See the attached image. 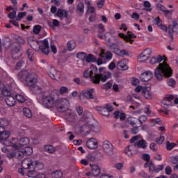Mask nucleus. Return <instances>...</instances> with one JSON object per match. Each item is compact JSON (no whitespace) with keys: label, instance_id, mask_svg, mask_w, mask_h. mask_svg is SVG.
Instances as JSON below:
<instances>
[{"label":"nucleus","instance_id":"nucleus-1","mask_svg":"<svg viewBox=\"0 0 178 178\" xmlns=\"http://www.w3.org/2000/svg\"><path fill=\"white\" fill-rule=\"evenodd\" d=\"M83 76L86 79L90 77L94 84H99L100 81L105 83L111 77V72H107L105 67H101L98 71L97 67L92 65L84 72Z\"/></svg>","mask_w":178,"mask_h":178},{"label":"nucleus","instance_id":"nucleus-2","mask_svg":"<svg viewBox=\"0 0 178 178\" xmlns=\"http://www.w3.org/2000/svg\"><path fill=\"white\" fill-rule=\"evenodd\" d=\"M172 71L169 65L163 60L162 63H159V66L154 70V76L159 81H161L165 77H170L172 74Z\"/></svg>","mask_w":178,"mask_h":178},{"label":"nucleus","instance_id":"nucleus-3","mask_svg":"<svg viewBox=\"0 0 178 178\" xmlns=\"http://www.w3.org/2000/svg\"><path fill=\"white\" fill-rule=\"evenodd\" d=\"M30 143V139L27 137L22 138L19 140L16 138H13L10 142H6V144L8 147H12L14 149H20L24 147V145H27Z\"/></svg>","mask_w":178,"mask_h":178},{"label":"nucleus","instance_id":"nucleus-4","mask_svg":"<svg viewBox=\"0 0 178 178\" xmlns=\"http://www.w3.org/2000/svg\"><path fill=\"white\" fill-rule=\"evenodd\" d=\"M22 166L23 169H28V177H35V174L37 172H35V170H34L35 165L31 159L28 158L22 161Z\"/></svg>","mask_w":178,"mask_h":178},{"label":"nucleus","instance_id":"nucleus-5","mask_svg":"<svg viewBox=\"0 0 178 178\" xmlns=\"http://www.w3.org/2000/svg\"><path fill=\"white\" fill-rule=\"evenodd\" d=\"M41 99L44 108H47L48 109L55 106V104L56 103V100L54 95L47 92L42 94Z\"/></svg>","mask_w":178,"mask_h":178},{"label":"nucleus","instance_id":"nucleus-6","mask_svg":"<svg viewBox=\"0 0 178 178\" xmlns=\"http://www.w3.org/2000/svg\"><path fill=\"white\" fill-rule=\"evenodd\" d=\"M54 106H56L57 111L59 112H66L67 111H69V101L66 99L56 100Z\"/></svg>","mask_w":178,"mask_h":178},{"label":"nucleus","instance_id":"nucleus-7","mask_svg":"<svg viewBox=\"0 0 178 178\" xmlns=\"http://www.w3.org/2000/svg\"><path fill=\"white\" fill-rule=\"evenodd\" d=\"M95 126L90 121H88L86 124L81 126L80 131L83 136H88L90 131H95Z\"/></svg>","mask_w":178,"mask_h":178},{"label":"nucleus","instance_id":"nucleus-8","mask_svg":"<svg viewBox=\"0 0 178 178\" xmlns=\"http://www.w3.org/2000/svg\"><path fill=\"white\" fill-rule=\"evenodd\" d=\"M25 81L29 87H33L38 81V76L34 73H29L25 79Z\"/></svg>","mask_w":178,"mask_h":178},{"label":"nucleus","instance_id":"nucleus-9","mask_svg":"<svg viewBox=\"0 0 178 178\" xmlns=\"http://www.w3.org/2000/svg\"><path fill=\"white\" fill-rule=\"evenodd\" d=\"M151 55H152V50L150 48H147L140 54L138 61L139 63L145 62V60H148Z\"/></svg>","mask_w":178,"mask_h":178},{"label":"nucleus","instance_id":"nucleus-10","mask_svg":"<svg viewBox=\"0 0 178 178\" xmlns=\"http://www.w3.org/2000/svg\"><path fill=\"white\" fill-rule=\"evenodd\" d=\"M47 73L52 80H60V72L56 71L55 68L49 67Z\"/></svg>","mask_w":178,"mask_h":178},{"label":"nucleus","instance_id":"nucleus-11","mask_svg":"<svg viewBox=\"0 0 178 178\" xmlns=\"http://www.w3.org/2000/svg\"><path fill=\"white\" fill-rule=\"evenodd\" d=\"M102 148L105 154L108 155H112V154H113V145H112L111 142L104 140L103 142Z\"/></svg>","mask_w":178,"mask_h":178},{"label":"nucleus","instance_id":"nucleus-12","mask_svg":"<svg viewBox=\"0 0 178 178\" xmlns=\"http://www.w3.org/2000/svg\"><path fill=\"white\" fill-rule=\"evenodd\" d=\"M10 136V133L8 131H5V127H0V141H4V144L6 145H8L6 144V141L8 143H10L12 140H6L8 138H9V136Z\"/></svg>","mask_w":178,"mask_h":178},{"label":"nucleus","instance_id":"nucleus-13","mask_svg":"<svg viewBox=\"0 0 178 178\" xmlns=\"http://www.w3.org/2000/svg\"><path fill=\"white\" fill-rule=\"evenodd\" d=\"M95 89L90 88L82 91V95L87 99H95Z\"/></svg>","mask_w":178,"mask_h":178},{"label":"nucleus","instance_id":"nucleus-14","mask_svg":"<svg viewBox=\"0 0 178 178\" xmlns=\"http://www.w3.org/2000/svg\"><path fill=\"white\" fill-rule=\"evenodd\" d=\"M39 49L41 51L42 54H44V55L49 54V42H48V39L43 40L42 44L39 46Z\"/></svg>","mask_w":178,"mask_h":178},{"label":"nucleus","instance_id":"nucleus-15","mask_svg":"<svg viewBox=\"0 0 178 178\" xmlns=\"http://www.w3.org/2000/svg\"><path fill=\"white\" fill-rule=\"evenodd\" d=\"M174 99L175 95H165V98L162 99L161 104H163V105H165V106H172V104H173L172 101H173Z\"/></svg>","mask_w":178,"mask_h":178},{"label":"nucleus","instance_id":"nucleus-16","mask_svg":"<svg viewBox=\"0 0 178 178\" xmlns=\"http://www.w3.org/2000/svg\"><path fill=\"white\" fill-rule=\"evenodd\" d=\"M124 154L128 156H133V155H136L137 150L136 149V145H129L125 148Z\"/></svg>","mask_w":178,"mask_h":178},{"label":"nucleus","instance_id":"nucleus-17","mask_svg":"<svg viewBox=\"0 0 178 178\" xmlns=\"http://www.w3.org/2000/svg\"><path fill=\"white\" fill-rule=\"evenodd\" d=\"M154 74L151 71H145L140 75L141 81H149L152 79Z\"/></svg>","mask_w":178,"mask_h":178},{"label":"nucleus","instance_id":"nucleus-18","mask_svg":"<svg viewBox=\"0 0 178 178\" xmlns=\"http://www.w3.org/2000/svg\"><path fill=\"white\" fill-rule=\"evenodd\" d=\"M86 147L89 148V149H95L98 147V143L95 138H90L86 142Z\"/></svg>","mask_w":178,"mask_h":178},{"label":"nucleus","instance_id":"nucleus-19","mask_svg":"<svg viewBox=\"0 0 178 178\" xmlns=\"http://www.w3.org/2000/svg\"><path fill=\"white\" fill-rule=\"evenodd\" d=\"M65 120L67 122H74V119H76V113L74 112L69 110L64 116Z\"/></svg>","mask_w":178,"mask_h":178},{"label":"nucleus","instance_id":"nucleus-20","mask_svg":"<svg viewBox=\"0 0 178 178\" xmlns=\"http://www.w3.org/2000/svg\"><path fill=\"white\" fill-rule=\"evenodd\" d=\"M176 29H178V24L177 23H173V25L168 26V33L172 40H173V33H177L178 31Z\"/></svg>","mask_w":178,"mask_h":178},{"label":"nucleus","instance_id":"nucleus-21","mask_svg":"<svg viewBox=\"0 0 178 178\" xmlns=\"http://www.w3.org/2000/svg\"><path fill=\"white\" fill-rule=\"evenodd\" d=\"M142 92L146 98V99H152V94L151 93V88L149 87H146L143 88Z\"/></svg>","mask_w":178,"mask_h":178},{"label":"nucleus","instance_id":"nucleus-22","mask_svg":"<svg viewBox=\"0 0 178 178\" xmlns=\"http://www.w3.org/2000/svg\"><path fill=\"white\" fill-rule=\"evenodd\" d=\"M2 94L4 97H12L10 95V91L5 88V85L0 81V95Z\"/></svg>","mask_w":178,"mask_h":178},{"label":"nucleus","instance_id":"nucleus-23","mask_svg":"<svg viewBox=\"0 0 178 178\" xmlns=\"http://www.w3.org/2000/svg\"><path fill=\"white\" fill-rule=\"evenodd\" d=\"M5 102L8 106H15V105H16V100L13 96L6 97Z\"/></svg>","mask_w":178,"mask_h":178},{"label":"nucleus","instance_id":"nucleus-24","mask_svg":"<svg viewBox=\"0 0 178 178\" xmlns=\"http://www.w3.org/2000/svg\"><path fill=\"white\" fill-rule=\"evenodd\" d=\"M127 123L133 126V127H137L138 126V118L134 117H129L127 118Z\"/></svg>","mask_w":178,"mask_h":178},{"label":"nucleus","instance_id":"nucleus-25","mask_svg":"<svg viewBox=\"0 0 178 178\" xmlns=\"http://www.w3.org/2000/svg\"><path fill=\"white\" fill-rule=\"evenodd\" d=\"M162 60H164V59L161 56V55L154 56L150 59V64L156 65V63H161Z\"/></svg>","mask_w":178,"mask_h":178},{"label":"nucleus","instance_id":"nucleus-26","mask_svg":"<svg viewBox=\"0 0 178 178\" xmlns=\"http://www.w3.org/2000/svg\"><path fill=\"white\" fill-rule=\"evenodd\" d=\"M96 111H97V112L100 113V115H103V116L109 115V113L108 112V110H106V107L105 106L96 107Z\"/></svg>","mask_w":178,"mask_h":178},{"label":"nucleus","instance_id":"nucleus-27","mask_svg":"<svg viewBox=\"0 0 178 178\" xmlns=\"http://www.w3.org/2000/svg\"><path fill=\"white\" fill-rule=\"evenodd\" d=\"M15 99L19 104H23V102H26V100L27 99V97H26V95H24V94L23 93L17 94L15 95Z\"/></svg>","mask_w":178,"mask_h":178},{"label":"nucleus","instance_id":"nucleus-28","mask_svg":"<svg viewBox=\"0 0 178 178\" xmlns=\"http://www.w3.org/2000/svg\"><path fill=\"white\" fill-rule=\"evenodd\" d=\"M90 165L92 168V176L97 177L99 175V173H101V170L99 169V166H98L97 165H92L91 164H90Z\"/></svg>","mask_w":178,"mask_h":178},{"label":"nucleus","instance_id":"nucleus-29","mask_svg":"<svg viewBox=\"0 0 178 178\" xmlns=\"http://www.w3.org/2000/svg\"><path fill=\"white\" fill-rule=\"evenodd\" d=\"M118 67L121 68L122 70H127L129 66H127V60L123 59L118 63Z\"/></svg>","mask_w":178,"mask_h":178},{"label":"nucleus","instance_id":"nucleus-30","mask_svg":"<svg viewBox=\"0 0 178 178\" xmlns=\"http://www.w3.org/2000/svg\"><path fill=\"white\" fill-rule=\"evenodd\" d=\"M134 145L135 147H138V148L145 149V148H147V141H145V140L141 139L138 143H136Z\"/></svg>","mask_w":178,"mask_h":178},{"label":"nucleus","instance_id":"nucleus-31","mask_svg":"<svg viewBox=\"0 0 178 178\" xmlns=\"http://www.w3.org/2000/svg\"><path fill=\"white\" fill-rule=\"evenodd\" d=\"M57 16L61 19H66L67 17V11L62 9H59L57 11Z\"/></svg>","mask_w":178,"mask_h":178},{"label":"nucleus","instance_id":"nucleus-32","mask_svg":"<svg viewBox=\"0 0 178 178\" xmlns=\"http://www.w3.org/2000/svg\"><path fill=\"white\" fill-rule=\"evenodd\" d=\"M33 165L35 166L34 170H35V169H38V170H42V169H44V163H42L41 161H33Z\"/></svg>","mask_w":178,"mask_h":178},{"label":"nucleus","instance_id":"nucleus-33","mask_svg":"<svg viewBox=\"0 0 178 178\" xmlns=\"http://www.w3.org/2000/svg\"><path fill=\"white\" fill-rule=\"evenodd\" d=\"M29 73L26 70H22L18 74L19 80H26V77L29 76Z\"/></svg>","mask_w":178,"mask_h":178},{"label":"nucleus","instance_id":"nucleus-34","mask_svg":"<svg viewBox=\"0 0 178 178\" xmlns=\"http://www.w3.org/2000/svg\"><path fill=\"white\" fill-rule=\"evenodd\" d=\"M32 91L33 94H41L42 92V88L38 85L34 84L32 88Z\"/></svg>","mask_w":178,"mask_h":178},{"label":"nucleus","instance_id":"nucleus-35","mask_svg":"<svg viewBox=\"0 0 178 178\" xmlns=\"http://www.w3.org/2000/svg\"><path fill=\"white\" fill-rule=\"evenodd\" d=\"M85 60H86V62H88V63H95V62H97V58H95L92 54H88L86 55V57L85 58Z\"/></svg>","mask_w":178,"mask_h":178},{"label":"nucleus","instance_id":"nucleus-36","mask_svg":"<svg viewBox=\"0 0 178 178\" xmlns=\"http://www.w3.org/2000/svg\"><path fill=\"white\" fill-rule=\"evenodd\" d=\"M67 47L68 51H73V49H74V48L76 47V42H74V40L69 41L67 42Z\"/></svg>","mask_w":178,"mask_h":178},{"label":"nucleus","instance_id":"nucleus-37","mask_svg":"<svg viewBox=\"0 0 178 178\" xmlns=\"http://www.w3.org/2000/svg\"><path fill=\"white\" fill-rule=\"evenodd\" d=\"M44 150L49 154H54L56 151L55 147L51 145H47L44 146Z\"/></svg>","mask_w":178,"mask_h":178},{"label":"nucleus","instance_id":"nucleus-38","mask_svg":"<svg viewBox=\"0 0 178 178\" xmlns=\"http://www.w3.org/2000/svg\"><path fill=\"white\" fill-rule=\"evenodd\" d=\"M23 113L26 118H32L33 117V113H31V111L28 108H23Z\"/></svg>","mask_w":178,"mask_h":178},{"label":"nucleus","instance_id":"nucleus-39","mask_svg":"<svg viewBox=\"0 0 178 178\" xmlns=\"http://www.w3.org/2000/svg\"><path fill=\"white\" fill-rule=\"evenodd\" d=\"M177 145L175 143H170L168 140L166 142L167 151H172Z\"/></svg>","mask_w":178,"mask_h":178},{"label":"nucleus","instance_id":"nucleus-40","mask_svg":"<svg viewBox=\"0 0 178 178\" xmlns=\"http://www.w3.org/2000/svg\"><path fill=\"white\" fill-rule=\"evenodd\" d=\"M86 56H87V54L84 52H79L76 54V58L77 59H80L81 62H84V60H86Z\"/></svg>","mask_w":178,"mask_h":178},{"label":"nucleus","instance_id":"nucleus-41","mask_svg":"<svg viewBox=\"0 0 178 178\" xmlns=\"http://www.w3.org/2000/svg\"><path fill=\"white\" fill-rule=\"evenodd\" d=\"M143 6L145 8V10H147V12H151V10H152V8H151V3L148 1H144Z\"/></svg>","mask_w":178,"mask_h":178},{"label":"nucleus","instance_id":"nucleus-42","mask_svg":"<svg viewBox=\"0 0 178 178\" xmlns=\"http://www.w3.org/2000/svg\"><path fill=\"white\" fill-rule=\"evenodd\" d=\"M53 178H62L63 173L60 170H56L51 174Z\"/></svg>","mask_w":178,"mask_h":178},{"label":"nucleus","instance_id":"nucleus-43","mask_svg":"<svg viewBox=\"0 0 178 178\" xmlns=\"http://www.w3.org/2000/svg\"><path fill=\"white\" fill-rule=\"evenodd\" d=\"M76 10L77 12H80L81 13H83L84 12V3L79 2L76 6Z\"/></svg>","mask_w":178,"mask_h":178},{"label":"nucleus","instance_id":"nucleus-44","mask_svg":"<svg viewBox=\"0 0 178 178\" xmlns=\"http://www.w3.org/2000/svg\"><path fill=\"white\" fill-rule=\"evenodd\" d=\"M25 155H31L33 154V147H26L25 148H22Z\"/></svg>","mask_w":178,"mask_h":178},{"label":"nucleus","instance_id":"nucleus-45","mask_svg":"<svg viewBox=\"0 0 178 178\" xmlns=\"http://www.w3.org/2000/svg\"><path fill=\"white\" fill-rule=\"evenodd\" d=\"M147 115H143L139 118H138V122H139V126H141L144 122H147Z\"/></svg>","mask_w":178,"mask_h":178},{"label":"nucleus","instance_id":"nucleus-46","mask_svg":"<svg viewBox=\"0 0 178 178\" xmlns=\"http://www.w3.org/2000/svg\"><path fill=\"white\" fill-rule=\"evenodd\" d=\"M15 155H16L17 158H18V159H22V158H24V155H26V154H25L23 149H22V150L17 151L15 153Z\"/></svg>","mask_w":178,"mask_h":178},{"label":"nucleus","instance_id":"nucleus-47","mask_svg":"<svg viewBox=\"0 0 178 178\" xmlns=\"http://www.w3.org/2000/svg\"><path fill=\"white\" fill-rule=\"evenodd\" d=\"M108 32H106L104 35L98 34L97 37L100 38V40H108V42H111V38H108Z\"/></svg>","mask_w":178,"mask_h":178},{"label":"nucleus","instance_id":"nucleus-48","mask_svg":"<svg viewBox=\"0 0 178 178\" xmlns=\"http://www.w3.org/2000/svg\"><path fill=\"white\" fill-rule=\"evenodd\" d=\"M33 49H29L26 50V54L28 58L31 62H33Z\"/></svg>","mask_w":178,"mask_h":178},{"label":"nucleus","instance_id":"nucleus-49","mask_svg":"<svg viewBox=\"0 0 178 178\" xmlns=\"http://www.w3.org/2000/svg\"><path fill=\"white\" fill-rule=\"evenodd\" d=\"M83 118H84V119H90V120H91V119H92L93 116L91 113L86 111L83 112Z\"/></svg>","mask_w":178,"mask_h":178},{"label":"nucleus","instance_id":"nucleus-50","mask_svg":"<svg viewBox=\"0 0 178 178\" xmlns=\"http://www.w3.org/2000/svg\"><path fill=\"white\" fill-rule=\"evenodd\" d=\"M151 122L153 124H159V125H162V120H161L160 118H153L151 120Z\"/></svg>","mask_w":178,"mask_h":178},{"label":"nucleus","instance_id":"nucleus-51","mask_svg":"<svg viewBox=\"0 0 178 178\" xmlns=\"http://www.w3.org/2000/svg\"><path fill=\"white\" fill-rule=\"evenodd\" d=\"M33 31L34 34H40L41 31V26L40 25H35L33 29Z\"/></svg>","mask_w":178,"mask_h":178},{"label":"nucleus","instance_id":"nucleus-52","mask_svg":"<svg viewBox=\"0 0 178 178\" xmlns=\"http://www.w3.org/2000/svg\"><path fill=\"white\" fill-rule=\"evenodd\" d=\"M167 84L169 87H175L176 86V81L173 79H169L167 80Z\"/></svg>","mask_w":178,"mask_h":178},{"label":"nucleus","instance_id":"nucleus-53","mask_svg":"<svg viewBox=\"0 0 178 178\" xmlns=\"http://www.w3.org/2000/svg\"><path fill=\"white\" fill-rule=\"evenodd\" d=\"M170 163H173L174 165H176V163H178V156H174L170 157Z\"/></svg>","mask_w":178,"mask_h":178},{"label":"nucleus","instance_id":"nucleus-54","mask_svg":"<svg viewBox=\"0 0 178 178\" xmlns=\"http://www.w3.org/2000/svg\"><path fill=\"white\" fill-rule=\"evenodd\" d=\"M26 15H27V13H26V12L19 13L16 17V20H17L18 22L19 20H22V19H23V17H24V16H26Z\"/></svg>","mask_w":178,"mask_h":178},{"label":"nucleus","instance_id":"nucleus-55","mask_svg":"<svg viewBox=\"0 0 178 178\" xmlns=\"http://www.w3.org/2000/svg\"><path fill=\"white\" fill-rule=\"evenodd\" d=\"M123 166H124V164L122 163H116L114 164V168H115V169L118 170H122V169H123Z\"/></svg>","mask_w":178,"mask_h":178},{"label":"nucleus","instance_id":"nucleus-56","mask_svg":"<svg viewBox=\"0 0 178 178\" xmlns=\"http://www.w3.org/2000/svg\"><path fill=\"white\" fill-rule=\"evenodd\" d=\"M164 168H165V165L163 164L156 165L155 168V172L159 173V172H161V170H163Z\"/></svg>","mask_w":178,"mask_h":178},{"label":"nucleus","instance_id":"nucleus-57","mask_svg":"<svg viewBox=\"0 0 178 178\" xmlns=\"http://www.w3.org/2000/svg\"><path fill=\"white\" fill-rule=\"evenodd\" d=\"M97 27L99 29V33L101 34H104V33H105V26H104V24H99Z\"/></svg>","mask_w":178,"mask_h":178},{"label":"nucleus","instance_id":"nucleus-58","mask_svg":"<svg viewBox=\"0 0 178 178\" xmlns=\"http://www.w3.org/2000/svg\"><path fill=\"white\" fill-rule=\"evenodd\" d=\"M95 8L94 6H87L86 13H95Z\"/></svg>","mask_w":178,"mask_h":178},{"label":"nucleus","instance_id":"nucleus-59","mask_svg":"<svg viewBox=\"0 0 178 178\" xmlns=\"http://www.w3.org/2000/svg\"><path fill=\"white\" fill-rule=\"evenodd\" d=\"M75 108L79 116L83 115V107H81V106H76Z\"/></svg>","mask_w":178,"mask_h":178},{"label":"nucleus","instance_id":"nucleus-60","mask_svg":"<svg viewBox=\"0 0 178 178\" xmlns=\"http://www.w3.org/2000/svg\"><path fill=\"white\" fill-rule=\"evenodd\" d=\"M165 141V136L161 135L159 138L156 139V143L157 144H162Z\"/></svg>","mask_w":178,"mask_h":178},{"label":"nucleus","instance_id":"nucleus-61","mask_svg":"<svg viewBox=\"0 0 178 178\" xmlns=\"http://www.w3.org/2000/svg\"><path fill=\"white\" fill-rule=\"evenodd\" d=\"M140 138H141V135H136L130 140V143L133 144V143H136V141L140 140Z\"/></svg>","mask_w":178,"mask_h":178},{"label":"nucleus","instance_id":"nucleus-62","mask_svg":"<svg viewBox=\"0 0 178 178\" xmlns=\"http://www.w3.org/2000/svg\"><path fill=\"white\" fill-rule=\"evenodd\" d=\"M154 22L159 27L162 24V19L159 18V17H156L154 18Z\"/></svg>","mask_w":178,"mask_h":178},{"label":"nucleus","instance_id":"nucleus-63","mask_svg":"<svg viewBox=\"0 0 178 178\" xmlns=\"http://www.w3.org/2000/svg\"><path fill=\"white\" fill-rule=\"evenodd\" d=\"M105 107L107 110V112H108V113L109 112H113L114 108H113V106H112V105L108 104H106Z\"/></svg>","mask_w":178,"mask_h":178},{"label":"nucleus","instance_id":"nucleus-64","mask_svg":"<svg viewBox=\"0 0 178 178\" xmlns=\"http://www.w3.org/2000/svg\"><path fill=\"white\" fill-rule=\"evenodd\" d=\"M105 58L107 60H111V59H112V53L111 51H107L106 54H105Z\"/></svg>","mask_w":178,"mask_h":178}]
</instances>
